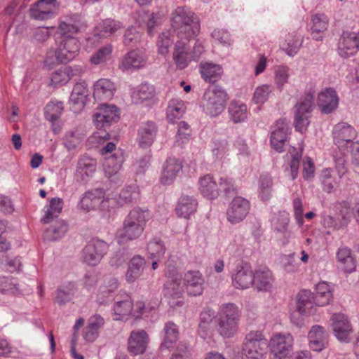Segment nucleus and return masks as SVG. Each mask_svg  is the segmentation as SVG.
<instances>
[{
    "instance_id": "nucleus-1",
    "label": "nucleus",
    "mask_w": 359,
    "mask_h": 359,
    "mask_svg": "<svg viewBox=\"0 0 359 359\" xmlns=\"http://www.w3.org/2000/svg\"><path fill=\"white\" fill-rule=\"evenodd\" d=\"M151 217L148 210L135 207L124 218L122 227L117 231L119 243L138 239L144 232L147 222Z\"/></svg>"
},
{
    "instance_id": "nucleus-2",
    "label": "nucleus",
    "mask_w": 359,
    "mask_h": 359,
    "mask_svg": "<svg viewBox=\"0 0 359 359\" xmlns=\"http://www.w3.org/2000/svg\"><path fill=\"white\" fill-rule=\"evenodd\" d=\"M171 25L180 39L190 41L200 32L199 19L188 7L178 6L172 13Z\"/></svg>"
},
{
    "instance_id": "nucleus-3",
    "label": "nucleus",
    "mask_w": 359,
    "mask_h": 359,
    "mask_svg": "<svg viewBox=\"0 0 359 359\" xmlns=\"http://www.w3.org/2000/svg\"><path fill=\"white\" fill-rule=\"evenodd\" d=\"M228 100L226 90L219 86H215L204 93L201 107L207 115L215 117L223 112Z\"/></svg>"
},
{
    "instance_id": "nucleus-4",
    "label": "nucleus",
    "mask_w": 359,
    "mask_h": 359,
    "mask_svg": "<svg viewBox=\"0 0 359 359\" xmlns=\"http://www.w3.org/2000/svg\"><path fill=\"white\" fill-rule=\"evenodd\" d=\"M268 346V341L262 332H250L243 344L242 359H263Z\"/></svg>"
},
{
    "instance_id": "nucleus-5",
    "label": "nucleus",
    "mask_w": 359,
    "mask_h": 359,
    "mask_svg": "<svg viewBox=\"0 0 359 359\" xmlns=\"http://www.w3.org/2000/svg\"><path fill=\"white\" fill-rule=\"evenodd\" d=\"M238 307L231 303L221 306L217 331L224 337L229 338L237 332L239 322Z\"/></svg>"
},
{
    "instance_id": "nucleus-6",
    "label": "nucleus",
    "mask_w": 359,
    "mask_h": 359,
    "mask_svg": "<svg viewBox=\"0 0 359 359\" xmlns=\"http://www.w3.org/2000/svg\"><path fill=\"white\" fill-rule=\"evenodd\" d=\"M314 96L306 93L294 107V126L297 131L303 133L309 124V118L313 108Z\"/></svg>"
},
{
    "instance_id": "nucleus-7",
    "label": "nucleus",
    "mask_w": 359,
    "mask_h": 359,
    "mask_svg": "<svg viewBox=\"0 0 359 359\" xmlns=\"http://www.w3.org/2000/svg\"><path fill=\"white\" fill-rule=\"evenodd\" d=\"M85 26L83 17L78 14H69L61 18L55 32V39L75 37Z\"/></svg>"
},
{
    "instance_id": "nucleus-8",
    "label": "nucleus",
    "mask_w": 359,
    "mask_h": 359,
    "mask_svg": "<svg viewBox=\"0 0 359 359\" xmlns=\"http://www.w3.org/2000/svg\"><path fill=\"white\" fill-rule=\"evenodd\" d=\"M56 42L57 48L55 50V57L59 62H69L78 55L80 50V43L77 38L56 39Z\"/></svg>"
},
{
    "instance_id": "nucleus-9",
    "label": "nucleus",
    "mask_w": 359,
    "mask_h": 359,
    "mask_svg": "<svg viewBox=\"0 0 359 359\" xmlns=\"http://www.w3.org/2000/svg\"><path fill=\"white\" fill-rule=\"evenodd\" d=\"M108 244L100 239L94 238L83 248L82 252L83 261L90 266H95L100 263L107 254Z\"/></svg>"
},
{
    "instance_id": "nucleus-10",
    "label": "nucleus",
    "mask_w": 359,
    "mask_h": 359,
    "mask_svg": "<svg viewBox=\"0 0 359 359\" xmlns=\"http://www.w3.org/2000/svg\"><path fill=\"white\" fill-rule=\"evenodd\" d=\"M119 119L118 109L112 104H102L93 115V121L97 129L106 130L112 123Z\"/></svg>"
},
{
    "instance_id": "nucleus-11",
    "label": "nucleus",
    "mask_w": 359,
    "mask_h": 359,
    "mask_svg": "<svg viewBox=\"0 0 359 359\" xmlns=\"http://www.w3.org/2000/svg\"><path fill=\"white\" fill-rule=\"evenodd\" d=\"M232 284L236 289H247L254 282V273L247 263H241L236 266L231 271Z\"/></svg>"
},
{
    "instance_id": "nucleus-12",
    "label": "nucleus",
    "mask_w": 359,
    "mask_h": 359,
    "mask_svg": "<svg viewBox=\"0 0 359 359\" xmlns=\"http://www.w3.org/2000/svg\"><path fill=\"white\" fill-rule=\"evenodd\" d=\"M250 207V202L247 199L241 196L235 197L226 210L228 221L233 224L243 221L248 214Z\"/></svg>"
},
{
    "instance_id": "nucleus-13",
    "label": "nucleus",
    "mask_w": 359,
    "mask_h": 359,
    "mask_svg": "<svg viewBox=\"0 0 359 359\" xmlns=\"http://www.w3.org/2000/svg\"><path fill=\"white\" fill-rule=\"evenodd\" d=\"M331 321L336 338L341 342H348L353 329L348 318L342 313H334Z\"/></svg>"
},
{
    "instance_id": "nucleus-14",
    "label": "nucleus",
    "mask_w": 359,
    "mask_h": 359,
    "mask_svg": "<svg viewBox=\"0 0 359 359\" xmlns=\"http://www.w3.org/2000/svg\"><path fill=\"white\" fill-rule=\"evenodd\" d=\"M104 196L105 191L102 188L88 190L85 192L81 198L79 205L81 209L86 211L95 209L100 205H102V207L104 208V203L108 202V198H105Z\"/></svg>"
},
{
    "instance_id": "nucleus-15",
    "label": "nucleus",
    "mask_w": 359,
    "mask_h": 359,
    "mask_svg": "<svg viewBox=\"0 0 359 359\" xmlns=\"http://www.w3.org/2000/svg\"><path fill=\"white\" fill-rule=\"evenodd\" d=\"M59 4L57 0H39L30 9L31 16L39 20L53 18Z\"/></svg>"
},
{
    "instance_id": "nucleus-16",
    "label": "nucleus",
    "mask_w": 359,
    "mask_h": 359,
    "mask_svg": "<svg viewBox=\"0 0 359 359\" xmlns=\"http://www.w3.org/2000/svg\"><path fill=\"white\" fill-rule=\"evenodd\" d=\"M332 135L334 143L338 147H345L351 142L356 137L357 133L355 128L347 123L341 122L337 123L333 128Z\"/></svg>"
},
{
    "instance_id": "nucleus-17",
    "label": "nucleus",
    "mask_w": 359,
    "mask_h": 359,
    "mask_svg": "<svg viewBox=\"0 0 359 359\" xmlns=\"http://www.w3.org/2000/svg\"><path fill=\"white\" fill-rule=\"evenodd\" d=\"M184 285L190 296L201 295L204 289L205 280L199 271H189L184 276Z\"/></svg>"
},
{
    "instance_id": "nucleus-18",
    "label": "nucleus",
    "mask_w": 359,
    "mask_h": 359,
    "mask_svg": "<svg viewBox=\"0 0 359 359\" xmlns=\"http://www.w3.org/2000/svg\"><path fill=\"white\" fill-rule=\"evenodd\" d=\"M291 334H276L271 340V350L274 356L278 359L285 358L290 353L292 346Z\"/></svg>"
},
{
    "instance_id": "nucleus-19",
    "label": "nucleus",
    "mask_w": 359,
    "mask_h": 359,
    "mask_svg": "<svg viewBox=\"0 0 359 359\" xmlns=\"http://www.w3.org/2000/svg\"><path fill=\"white\" fill-rule=\"evenodd\" d=\"M289 127L285 119L277 121L271 132L270 142L271 147L278 152L283 151L285 142L287 141Z\"/></svg>"
},
{
    "instance_id": "nucleus-20",
    "label": "nucleus",
    "mask_w": 359,
    "mask_h": 359,
    "mask_svg": "<svg viewBox=\"0 0 359 359\" xmlns=\"http://www.w3.org/2000/svg\"><path fill=\"white\" fill-rule=\"evenodd\" d=\"M318 106L323 114H328L337 109L339 97L336 90L332 88H326L318 96Z\"/></svg>"
},
{
    "instance_id": "nucleus-21",
    "label": "nucleus",
    "mask_w": 359,
    "mask_h": 359,
    "mask_svg": "<svg viewBox=\"0 0 359 359\" xmlns=\"http://www.w3.org/2000/svg\"><path fill=\"white\" fill-rule=\"evenodd\" d=\"M97 161L84 155L78 161L75 177L77 181L86 183L96 170Z\"/></svg>"
},
{
    "instance_id": "nucleus-22",
    "label": "nucleus",
    "mask_w": 359,
    "mask_h": 359,
    "mask_svg": "<svg viewBox=\"0 0 359 359\" xmlns=\"http://www.w3.org/2000/svg\"><path fill=\"white\" fill-rule=\"evenodd\" d=\"M158 128L156 123L151 121L142 123L137 133V142L140 147H149L156 138Z\"/></svg>"
},
{
    "instance_id": "nucleus-23",
    "label": "nucleus",
    "mask_w": 359,
    "mask_h": 359,
    "mask_svg": "<svg viewBox=\"0 0 359 359\" xmlns=\"http://www.w3.org/2000/svg\"><path fill=\"white\" fill-rule=\"evenodd\" d=\"M327 339L328 334L323 327L312 326L308 334L310 348L316 352L323 351L328 344Z\"/></svg>"
},
{
    "instance_id": "nucleus-24",
    "label": "nucleus",
    "mask_w": 359,
    "mask_h": 359,
    "mask_svg": "<svg viewBox=\"0 0 359 359\" xmlns=\"http://www.w3.org/2000/svg\"><path fill=\"white\" fill-rule=\"evenodd\" d=\"M119 283L115 277H106L100 286L97 301L100 304H105L114 299V292L118 288Z\"/></svg>"
},
{
    "instance_id": "nucleus-25",
    "label": "nucleus",
    "mask_w": 359,
    "mask_h": 359,
    "mask_svg": "<svg viewBox=\"0 0 359 359\" xmlns=\"http://www.w3.org/2000/svg\"><path fill=\"white\" fill-rule=\"evenodd\" d=\"M358 50V43L356 42V33L344 32L338 43V53L344 58L353 55Z\"/></svg>"
},
{
    "instance_id": "nucleus-26",
    "label": "nucleus",
    "mask_w": 359,
    "mask_h": 359,
    "mask_svg": "<svg viewBox=\"0 0 359 359\" xmlns=\"http://www.w3.org/2000/svg\"><path fill=\"white\" fill-rule=\"evenodd\" d=\"M148 334L143 330L132 331L128 339V350L133 355L143 353L147 346Z\"/></svg>"
},
{
    "instance_id": "nucleus-27",
    "label": "nucleus",
    "mask_w": 359,
    "mask_h": 359,
    "mask_svg": "<svg viewBox=\"0 0 359 359\" xmlns=\"http://www.w3.org/2000/svg\"><path fill=\"white\" fill-rule=\"evenodd\" d=\"M183 40L180 39L177 41L173 52V60L179 69H184L192 61L190 52H189L188 43Z\"/></svg>"
},
{
    "instance_id": "nucleus-28",
    "label": "nucleus",
    "mask_w": 359,
    "mask_h": 359,
    "mask_svg": "<svg viewBox=\"0 0 359 359\" xmlns=\"http://www.w3.org/2000/svg\"><path fill=\"white\" fill-rule=\"evenodd\" d=\"M146 58L142 53L133 50L128 52L122 59L119 68L122 71L138 69L144 66Z\"/></svg>"
},
{
    "instance_id": "nucleus-29",
    "label": "nucleus",
    "mask_w": 359,
    "mask_h": 359,
    "mask_svg": "<svg viewBox=\"0 0 359 359\" xmlns=\"http://www.w3.org/2000/svg\"><path fill=\"white\" fill-rule=\"evenodd\" d=\"M338 266L345 273H351L355 271L356 262L352 255V251L347 247H341L336 255Z\"/></svg>"
},
{
    "instance_id": "nucleus-30",
    "label": "nucleus",
    "mask_w": 359,
    "mask_h": 359,
    "mask_svg": "<svg viewBox=\"0 0 359 359\" xmlns=\"http://www.w3.org/2000/svg\"><path fill=\"white\" fill-rule=\"evenodd\" d=\"M182 168V165L180 160L174 157L168 158L163 167L161 177V182L163 184H171Z\"/></svg>"
},
{
    "instance_id": "nucleus-31",
    "label": "nucleus",
    "mask_w": 359,
    "mask_h": 359,
    "mask_svg": "<svg viewBox=\"0 0 359 359\" xmlns=\"http://www.w3.org/2000/svg\"><path fill=\"white\" fill-rule=\"evenodd\" d=\"M114 84L109 80L102 79L94 85L93 96L97 100H109L114 94Z\"/></svg>"
},
{
    "instance_id": "nucleus-32",
    "label": "nucleus",
    "mask_w": 359,
    "mask_h": 359,
    "mask_svg": "<svg viewBox=\"0 0 359 359\" xmlns=\"http://www.w3.org/2000/svg\"><path fill=\"white\" fill-rule=\"evenodd\" d=\"M199 191L201 194L209 199H215L218 196V185L213 177L207 174L198 180Z\"/></svg>"
},
{
    "instance_id": "nucleus-33",
    "label": "nucleus",
    "mask_w": 359,
    "mask_h": 359,
    "mask_svg": "<svg viewBox=\"0 0 359 359\" xmlns=\"http://www.w3.org/2000/svg\"><path fill=\"white\" fill-rule=\"evenodd\" d=\"M154 95L155 88L148 83H142L131 91L132 102L135 104L151 100Z\"/></svg>"
},
{
    "instance_id": "nucleus-34",
    "label": "nucleus",
    "mask_w": 359,
    "mask_h": 359,
    "mask_svg": "<svg viewBox=\"0 0 359 359\" xmlns=\"http://www.w3.org/2000/svg\"><path fill=\"white\" fill-rule=\"evenodd\" d=\"M146 261L139 255L133 257L128 263L126 273V280L128 283H133L142 274Z\"/></svg>"
},
{
    "instance_id": "nucleus-35",
    "label": "nucleus",
    "mask_w": 359,
    "mask_h": 359,
    "mask_svg": "<svg viewBox=\"0 0 359 359\" xmlns=\"http://www.w3.org/2000/svg\"><path fill=\"white\" fill-rule=\"evenodd\" d=\"M123 162V157L120 151H116L109 156H105L103 166L106 175L111 178L117 174L122 167Z\"/></svg>"
},
{
    "instance_id": "nucleus-36",
    "label": "nucleus",
    "mask_w": 359,
    "mask_h": 359,
    "mask_svg": "<svg viewBox=\"0 0 359 359\" xmlns=\"http://www.w3.org/2000/svg\"><path fill=\"white\" fill-rule=\"evenodd\" d=\"M197 205V201L194 197L182 195L179 199L176 212L181 217L189 218L196 212Z\"/></svg>"
},
{
    "instance_id": "nucleus-37",
    "label": "nucleus",
    "mask_w": 359,
    "mask_h": 359,
    "mask_svg": "<svg viewBox=\"0 0 359 359\" xmlns=\"http://www.w3.org/2000/svg\"><path fill=\"white\" fill-rule=\"evenodd\" d=\"M313 304H315V297L310 290H303L297 294L296 309L299 314L306 315L309 313Z\"/></svg>"
},
{
    "instance_id": "nucleus-38",
    "label": "nucleus",
    "mask_w": 359,
    "mask_h": 359,
    "mask_svg": "<svg viewBox=\"0 0 359 359\" xmlns=\"http://www.w3.org/2000/svg\"><path fill=\"white\" fill-rule=\"evenodd\" d=\"M200 72L205 81L214 83L222 75L223 69L219 65L206 62L200 65Z\"/></svg>"
},
{
    "instance_id": "nucleus-39",
    "label": "nucleus",
    "mask_w": 359,
    "mask_h": 359,
    "mask_svg": "<svg viewBox=\"0 0 359 359\" xmlns=\"http://www.w3.org/2000/svg\"><path fill=\"white\" fill-rule=\"evenodd\" d=\"M63 208V200L55 197L49 201L48 205L44 207V215L41 221L44 224L50 223L55 217H57Z\"/></svg>"
},
{
    "instance_id": "nucleus-40",
    "label": "nucleus",
    "mask_w": 359,
    "mask_h": 359,
    "mask_svg": "<svg viewBox=\"0 0 359 359\" xmlns=\"http://www.w3.org/2000/svg\"><path fill=\"white\" fill-rule=\"evenodd\" d=\"M122 28L123 25L121 22L112 19H106L96 27V34L102 38H107L114 35Z\"/></svg>"
},
{
    "instance_id": "nucleus-41",
    "label": "nucleus",
    "mask_w": 359,
    "mask_h": 359,
    "mask_svg": "<svg viewBox=\"0 0 359 359\" xmlns=\"http://www.w3.org/2000/svg\"><path fill=\"white\" fill-rule=\"evenodd\" d=\"M255 287L259 291H267L272 285V274L268 269H259L254 273Z\"/></svg>"
},
{
    "instance_id": "nucleus-42",
    "label": "nucleus",
    "mask_w": 359,
    "mask_h": 359,
    "mask_svg": "<svg viewBox=\"0 0 359 359\" xmlns=\"http://www.w3.org/2000/svg\"><path fill=\"white\" fill-rule=\"evenodd\" d=\"M88 96V85L84 81H78L74 86L70 96V102L83 107Z\"/></svg>"
},
{
    "instance_id": "nucleus-43",
    "label": "nucleus",
    "mask_w": 359,
    "mask_h": 359,
    "mask_svg": "<svg viewBox=\"0 0 359 359\" xmlns=\"http://www.w3.org/2000/svg\"><path fill=\"white\" fill-rule=\"evenodd\" d=\"M312 27L311 34L313 39L320 40L323 38L321 35L328 27V18L325 14H315L311 18Z\"/></svg>"
},
{
    "instance_id": "nucleus-44",
    "label": "nucleus",
    "mask_w": 359,
    "mask_h": 359,
    "mask_svg": "<svg viewBox=\"0 0 359 359\" xmlns=\"http://www.w3.org/2000/svg\"><path fill=\"white\" fill-rule=\"evenodd\" d=\"M314 297L316 305L324 306L328 304L332 298L330 286L325 282L317 284Z\"/></svg>"
},
{
    "instance_id": "nucleus-45",
    "label": "nucleus",
    "mask_w": 359,
    "mask_h": 359,
    "mask_svg": "<svg viewBox=\"0 0 359 359\" xmlns=\"http://www.w3.org/2000/svg\"><path fill=\"white\" fill-rule=\"evenodd\" d=\"M164 336L161 344V348H169L176 342L179 337V330L177 326L171 322L165 324L163 328Z\"/></svg>"
},
{
    "instance_id": "nucleus-46",
    "label": "nucleus",
    "mask_w": 359,
    "mask_h": 359,
    "mask_svg": "<svg viewBox=\"0 0 359 359\" xmlns=\"http://www.w3.org/2000/svg\"><path fill=\"white\" fill-rule=\"evenodd\" d=\"M229 114L233 123L243 122L248 116L247 106L239 101H231L229 107Z\"/></svg>"
},
{
    "instance_id": "nucleus-47",
    "label": "nucleus",
    "mask_w": 359,
    "mask_h": 359,
    "mask_svg": "<svg viewBox=\"0 0 359 359\" xmlns=\"http://www.w3.org/2000/svg\"><path fill=\"white\" fill-rule=\"evenodd\" d=\"M76 292L75 285L69 283L60 286L56 290L55 302L60 306L70 302Z\"/></svg>"
},
{
    "instance_id": "nucleus-48",
    "label": "nucleus",
    "mask_w": 359,
    "mask_h": 359,
    "mask_svg": "<svg viewBox=\"0 0 359 359\" xmlns=\"http://www.w3.org/2000/svg\"><path fill=\"white\" fill-rule=\"evenodd\" d=\"M64 110V104L57 100L50 101L44 108L45 118L51 123L57 121Z\"/></svg>"
},
{
    "instance_id": "nucleus-49",
    "label": "nucleus",
    "mask_w": 359,
    "mask_h": 359,
    "mask_svg": "<svg viewBox=\"0 0 359 359\" xmlns=\"http://www.w3.org/2000/svg\"><path fill=\"white\" fill-rule=\"evenodd\" d=\"M186 107L182 100L172 99L167 109V119L170 123H174L175 119L180 118L185 111Z\"/></svg>"
},
{
    "instance_id": "nucleus-50",
    "label": "nucleus",
    "mask_w": 359,
    "mask_h": 359,
    "mask_svg": "<svg viewBox=\"0 0 359 359\" xmlns=\"http://www.w3.org/2000/svg\"><path fill=\"white\" fill-rule=\"evenodd\" d=\"M133 304L131 298L126 296L123 300L117 301L114 306L113 310L116 317V320H123L125 316L132 314Z\"/></svg>"
},
{
    "instance_id": "nucleus-51",
    "label": "nucleus",
    "mask_w": 359,
    "mask_h": 359,
    "mask_svg": "<svg viewBox=\"0 0 359 359\" xmlns=\"http://www.w3.org/2000/svg\"><path fill=\"white\" fill-rule=\"evenodd\" d=\"M302 41L297 36L288 34L285 41L280 44V48L288 56L294 57L302 46Z\"/></svg>"
},
{
    "instance_id": "nucleus-52",
    "label": "nucleus",
    "mask_w": 359,
    "mask_h": 359,
    "mask_svg": "<svg viewBox=\"0 0 359 359\" xmlns=\"http://www.w3.org/2000/svg\"><path fill=\"white\" fill-rule=\"evenodd\" d=\"M68 231V225L64 221H57L49 227L44 233L46 239L54 241L61 238Z\"/></svg>"
},
{
    "instance_id": "nucleus-53",
    "label": "nucleus",
    "mask_w": 359,
    "mask_h": 359,
    "mask_svg": "<svg viewBox=\"0 0 359 359\" xmlns=\"http://www.w3.org/2000/svg\"><path fill=\"white\" fill-rule=\"evenodd\" d=\"M320 177L323 189L327 193L332 192L337 187L339 180L334 175V172L331 169H323Z\"/></svg>"
},
{
    "instance_id": "nucleus-54",
    "label": "nucleus",
    "mask_w": 359,
    "mask_h": 359,
    "mask_svg": "<svg viewBox=\"0 0 359 359\" xmlns=\"http://www.w3.org/2000/svg\"><path fill=\"white\" fill-rule=\"evenodd\" d=\"M83 134L78 129H74L66 133L64 137V144L69 150L76 149L83 141Z\"/></svg>"
},
{
    "instance_id": "nucleus-55",
    "label": "nucleus",
    "mask_w": 359,
    "mask_h": 359,
    "mask_svg": "<svg viewBox=\"0 0 359 359\" xmlns=\"http://www.w3.org/2000/svg\"><path fill=\"white\" fill-rule=\"evenodd\" d=\"M147 250L151 259H160L165 254V248L160 238H154L149 242Z\"/></svg>"
},
{
    "instance_id": "nucleus-56",
    "label": "nucleus",
    "mask_w": 359,
    "mask_h": 359,
    "mask_svg": "<svg viewBox=\"0 0 359 359\" xmlns=\"http://www.w3.org/2000/svg\"><path fill=\"white\" fill-rule=\"evenodd\" d=\"M272 179L269 175H262L259 181V195L263 201H268L272 191Z\"/></svg>"
},
{
    "instance_id": "nucleus-57",
    "label": "nucleus",
    "mask_w": 359,
    "mask_h": 359,
    "mask_svg": "<svg viewBox=\"0 0 359 359\" xmlns=\"http://www.w3.org/2000/svg\"><path fill=\"white\" fill-rule=\"evenodd\" d=\"M191 133L189 125L185 121H180L177 126V132L175 136V143L182 147L189 142Z\"/></svg>"
},
{
    "instance_id": "nucleus-58",
    "label": "nucleus",
    "mask_w": 359,
    "mask_h": 359,
    "mask_svg": "<svg viewBox=\"0 0 359 359\" xmlns=\"http://www.w3.org/2000/svg\"><path fill=\"white\" fill-rule=\"evenodd\" d=\"M120 198L125 203H135L140 198V192L136 185H130L123 189L120 194Z\"/></svg>"
},
{
    "instance_id": "nucleus-59",
    "label": "nucleus",
    "mask_w": 359,
    "mask_h": 359,
    "mask_svg": "<svg viewBox=\"0 0 359 359\" xmlns=\"http://www.w3.org/2000/svg\"><path fill=\"white\" fill-rule=\"evenodd\" d=\"M290 72V68L284 65L278 66L275 69V83L280 90H282L284 85L288 82Z\"/></svg>"
},
{
    "instance_id": "nucleus-60",
    "label": "nucleus",
    "mask_w": 359,
    "mask_h": 359,
    "mask_svg": "<svg viewBox=\"0 0 359 359\" xmlns=\"http://www.w3.org/2000/svg\"><path fill=\"white\" fill-rule=\"evenodd\" d=\"M69 81V74L67 73L65 67H61L51 74L49 85L57 87L65 85Z\"/></svg>"
},
{
    "instance_id": "nucleus-61",
    "label": "nucleus",
    "mask_w": 359,
    "mask_h": 359,
    "mask_svg": "<svg viewBox=\"0 0 359 359\" xmlns=\"http://www.w3.org/2000/svg\"><path fill=\"white\" fill-rule=\"evenodd\" d=\"M272 88L269 85H262L258 86L254 93L252 100L256 104H263L269 98Z\"/></svg>"
},
{
    "instance_id": "nucleus-62",
    "label": "nucleus",
    "mask_w": 359,
    "mask_h": 359,
    "mask_svg": "<svg viewBox=\"0 0 359 359\" xmlns=\"http://www.w3.org/2000/svg\"><path fill=\"white\" fill-rule=\"evenodd\" d=\"M172 43V39H170V33L168 31L162 32L158 37L157 46L158 53L161 55H165L169 52V48Z\"/></svg>"
},
{
    "instance_id": "nucleus-63",
    "label": "nucleus",
    "mask_w": 359,
    "mask_h": 359,
    "mask_svg": "<svg viewBox=\"0 0 359 359\" xmlns=\"http://www.w3.org/2000/svg\"><path fill=\"white\" fill-rule=\"evenodd\" d=\"M112 51L111 46L107 45L100 48L90 58L93 64L99 65L104 62L110 56Z\"/></svg>"
},
{
    "instance_id": "nucleus-64",
    "label": "nucleus",
    "mask_w": 359,
    "mask_h": 359,
    "mask_svg": "<svg viewBox=\"0 0 359 359\" xmlns=\"http://www.w3.org/2000/svg\"><path fill=\"white\" fill-rule=\"evenodd\" d=\"M217 185L218 191H223L226 195H231L236 192V187L231 178L221 177Z\"/></svg>"
}]
</instances>
